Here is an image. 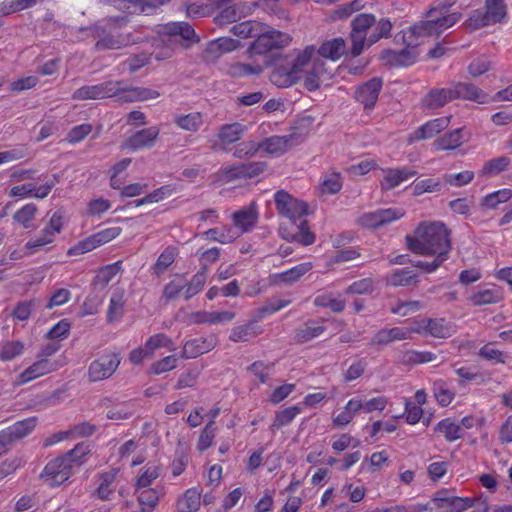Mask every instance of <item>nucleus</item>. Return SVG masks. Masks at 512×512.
I'll list each match as a JSON object with an SVG mask.
<instances>
[{"instance_id": "nucleus-1", "label": "nucleus", "mask_w": 512, "mask_h": 512, "mask_svg": "<svg viewBox=\"0 0 512 512\" xmlns=\"http://www.w3.org/2000/svg\"><path fill=\"white\" fill-rule=\"evenodd\" d=\"M405 239L407 248L415 254L448 258L451 250L450 232L440 222L422 223L413 236L407 235Z\"/></svg>"}, {"instance_id": "nucleus-2", "label": "nucleus", "mask_w": 512, "mask_h": 512, "mask_svg": "<svg viewBox=\"0 0 512 512\" xmlns=\"http://www.w3.org/2000/svg\"><path fill=\"white\" fill-rule=\"evenodd\" d=\"M392 24L388 19L382 18L376 23L373 14L360 13L351 21L350 40L352 43L349 54L358 57L366 48H369L381 38H388Z\"/></svg>"}, {"instance_id": "nucleus-3", "label": "nucleus", "mask_w": 512, "mask_h": 512, "mask_svg": "<svg viewBox=\"0 0 512 512\" xmlns=\"http://www.w3.org/2000/svg\"><path fill=\"white\" fill-rule=\"evenodd\" d=\"M315 51V47L311 45L300 51L296 56L290 54L274 55L273 63L266 61V65H273V70L269 76L271 83L279 88L296 84L301 79L304 67L312 60Z\"/></svg>"}, {"instance_id": "nucleus-4", "label": "nucleus", "mask_w": 512, "mask_h": 512, "mask_svg": "<svg viewBox=\"0 0 512 512\" xmlns=\"http://www.w3.org/2000/svg\"><path fill=\"white\" fill-rule=\"evenodd\" d=\"M232 0H226V23H231L226 35V53L236 51L246 46L247 41L254 38L261 32V23L246 20L236 22L243 13H237L235 5L231 4Z\"/></svg>"}, {"instance_id": "nucleus-5", "label": "nucleus", "mask_w": 512, "mask_h": 512, "mask_svg": "<svg viewBox=\"0 0 512 512\" xmlns=\"http://www.w3.org/2000/svg\"><path fill=\"white\" fill-rule=\"evenodd\" d=\"M107 28L108 34L97 41L96 47L98 49H120L141 40L140 36H135L127 28V19L124 17L110 19Z\"/></svg>"}, {"instance_id": "nucleus-6", "label": "nucleus", "mask_w": 512, "mask_h": 512, "mask_svg": "<svg viewBox=\"0 0 512 512\" xmlns=\"http://www.w3.org/2000/svg\"><path fill=\"white\" fill-rule=\"evenodd\" d=\"M250 42L247 52L250 55H264L288 46L292 38L289 34L273 29L261 23V32Z\"/></svg>"}, {"instance_id": "nucleus-7", "label": "nucleus", "mask_w": 512, "mask_h": 512, "mask_svg": "<svg viewBox=\"0 0 512 512\" xmlns=\"http://www.w3.org/2000/svg\"><path fill=\"white\" fill-rule=\"evenodd\" d=\"M476 498L453 496L447 489L439 490L426 505H418L417 512H464L475 505Z\"/></svg>"}, {"instance_id": "nucleus-8", "label": "nucleus", "mask_w": 512, "mask_h": 512, "mask_svg": "<svg viewBox=\"0 0 512 512\" xmlns=\"http://www.w3.org/2000/svg\"><path fill=\"white\" fill-rule=\"evenodd\" d=\"M157 34L159 35L160 41L167 45L163 51L155 52V58L157 60H163L172 56L173 46L177 42V36L188 41L196 39L194 29L186 22H170L159 25Z\"/></svg>"}, {"instance_id": "nucleus-9", "label": "nucleus", "mask_w": 512, "mask_h": 512, "mask_svg": "<svg viewBox=\"0 0 512 512\" xmlns=\"http://www.w3.org/2000/svg\"><path fill=\"white\" fill-rule=\"evenodd\" d=\"M63 225V213L61 211L54 212L39 234L26 242L25 249L29 254H35L46 246L53 244L56 236L61 233Z\"/></svg>"}, {"instance_id": "nucleus-10", "label": "nucleus", "mask_w": 512, "mask_h": 512, "mask_svg": "<svg viewBox=\"0 0 512 512\" xmlns=\"http://www.w3.org/2000/svg\"><path fill=\"white\" fill-rule=\"evenodd\" d=\"M232 228L226 234V242H231L244 233L250 232L258 222V209L256 202L242 207L232 215Z\"/></svg>"}, {"instance_id": "nucleus-11", "label": "nucleus", "mask_w": 512, "mask_h": 512, "mask_svg": "<svg viewBox=\"0 0 512 512\" xmlns=\"http://www.w3.org/2000/svg\"><path fill=\"white\" fill-rule=\"evenodd\" d=\"M306 134L292 128L291 133L282 136H271L258 142L259 151L262 150L268 155L280 156L292 147L302 143Z\"/></svg>"}, {"instance_id": "nucleus-12", "label": "nucleus", "mask_w": 512, "mask_h": 512, "mask_svg": "<svg viewBox=\"0 0 512 512\" xmlns=\"http://www.w3.org/2000/svg\"><path fill=\"white\" fill-rule=\"evenodd\" d=\"M276 209L280 215L288 218L292 224L304 218L308 213V205L304 201L293 198L284 190H279L274 195Z\"/></svg>"}, {"instance_id": "nucleus-13", "label": "nucleus", "mask_w": 512, "mask_h": 512, "mask_svg": "<svg viewBox=\"0 0 512 512\" xmlns=\"http://www.w3.org/2000/svg\"><path fill=\"white\" fill-rule=\"evenodd\" d=\"M121 82L107 81L95 85H87L74 91L72 97L75 100H99L107 97H116L120 91Z\"/></svg>"}, {"instance_id": "nucleus-14", "label": "nucleus", "mask_w": 512, "mask_h": 512, "mask_svg": "<svg viewBox=\"0 0 512 512\" xmlns=\"http://www.w3.org/2000/svg\"><path fill=\"white\" fill-rule=\"evenodd\" d=\"M72 471L67 459L62 456L49 461L41 473V477L49 486H59L69 479Z\"/></svg>"}, {"instance_id": "nucleus-15", "label": "nucleus", "mask_w": 512, "mask_h": 512, "mask_svg": "<svg viewBox=\"0 0 512 512\" xmlns=\"http://www.w3.org/2000/svg\"><path fill=\"white\" fill-rule=\"evenodd\" d=\"M120 357L116 353H108L94 360L89 367V378L101 381L109 378L118 368Z\"/></svg>"}, {"instance_id": "nucleus-16", "label": "nucleus", "mask_w": 512, "mask_h": 512, "mask_svg": "<svg viewBox=\"0 0 512 512\" xmlns=\"http://www.w3.org/2000/svg\"><path fill=\"white\" fill-rule=\"evenodd\" d=\"M160 129L157 126H151L142 129L130 136L121 145L123 150L137 151L145 148H151L158 138Z\"/></svg>"}, {"instance_id": "nucleus-17", "label": "nucleus", "mask_w": 512, "mask_h": 512, "mask_svg": "<svg viewBox=\"0 0 512 512\" xmlns=\"http://www.w3.org/2000/svg\"><path fill=\"white\" fill-rule=\"evenodd\" d=\"M325 65L326 61L321 58L313 60L312 66L307 70L304 77V87L308 91L317 90L322 83L331 79L332 72Z\"/></svg>"}, {"instance_id": "nucleus-18", "label": "nucleus", "mask_w": 512, "mask_h": 512, "mask_svg": "<svg viewBox=\"0 0 512 512\" xmlns=\"http://www.w3.org/2000/svg\"><path fill=\"white\" fill-rule=\"evenodd\" d=\"M404 216V212L399 209H380L374 212L363 214L359 222L365 228H378L385 224H388L394 220L400 219Z\"/></svg>"}, {"instance_id": "nucleus-19", "label": "nucleus", "mask_w": 512, "mask_h": 512, "mask_svg": "<svg viewBox=\"0 0 512 512\" xmlns=\"http://www.w3.org/2000/svg\"><path fill=\"white\" fill-rule=\"evenodd\" d=\"M450 123V117L444 116L426 122L418 127L413 133L409 135L408 143L426 140L433 138L443 130H445Z\"/></svg>"}, {"instance_id": "nucleus-20", "label": "nucleus", "mask_w": 512, "mask_h": 512, "mask_svg": "<svg viewBox=\"0 0 512 512\" xmlns=\"http://www.w3.org/2000/svg\"><path fill=\"white\" fill-rule=\"evenodd\" d=\"M381 88L382 80L377 77L372 78L357 87L355 99L357 102L361 103L365 109H371L378 99Z\"/></svg>"}, {"instance_id": "nucleus-21", "label": "nucleus", "mask_w": 512, "mask_h": 512, "mask_svg": "<svg viewBox=\"0 0 512 512\" xmlns=\"http://www.w3.org/2000/svg\"><path fill=\"white\" fill-rule=\"evenodd\" d=\"M59 368V365L47 358H42L30 366H28L19 376H18V384H26L31 382L39 377L45 376L49 373L56 371Z\"/></svg>"}, {"instance_id": "nucleus-22", "label": "nucleus", "mask_w": 512, "mask_h": 512, "mask_svg": "<svg viewBox=\"0 0 512 512\" xmlns=\"http://www.w3.org/2000/svg\"><path fill=\"white\" fill-rule=\"evenodd\" d=\"M453 99H462L484 104L489 101V95L475 84L470 82H457L451 86Z\"/></svg>"}, {"instance_id": "nucleus-23", "label": "nucleus", "mask_w": 512, "mask_h": 512, "mask_svg": "<svg viewBox=\"0 0 512 512\" xmlns=\"http://www.w3.org/2000/svg\"><path fill=\"white\" fill-rule=\"evenodd\" d=\"M164 0H114L117 9L129 14H150L154 8L162 5Z\"/></svg>"}, {"instance_id": "nucleus-24", "label": "nucleus", "mask_w": 512, "mask_h": 512, "mask_svg": "<svg viewBox=\"0 0 512 512\" xmlns=\"http://www.w3.org/2000/svg\"><path fill=\"white\" fill-rule=\"evenodd\" d=\"M141 512H152L159 503L160 498L165 494L164 487L135 489Z\"/></svg>"}, {"instance_id": "nucleus-25", "label": "nucleus", "mask_w": 512, "mask_h": 512, "mask_svg": "<svg viewBox=\"0 0 512 512\" xmlns=\"http://www.w3.org/2000/svg\"><path fill=\"white\" fill-rule=\"evenodd\" d=\"M159 92L145 87H129L124 88L120 85V91L118 93V101L121 102H136V101H147L156 99L159 97Z\"/></svg>"}, {"instance_id": "nucleus-26", "label": "nucleus", "mask_w": 512, "mask_h": 512, "mask_svg": "<svg viewBox=\"0 0 512 512\" xmlns=\"http://www.w3.org/2000/svg\"><path fill=\"white\" fill-rule=\"evenodd\" d=\"M416 170L406 167L403 168H390L385 171V175L381 181L382 190H391L400 185L403 181L415 176Z\"/></svg>"}, {"instance_id": "nucleus-27", "label": "nucleus", "mask_w": 512, "mask_h": 512, "mask_svg": "<svg viewBox=\"0 0 512 512\" xmlns=\"http://www.w3.org/2000/svg\"><path fill=\"white\" fill-rule=\"evenodd\" d=\"M296 231L293 233H286V229L281 228L282 237L287 241H295L304 246L311 245L315 242V235L310 231L308 222L305 218L293 224Z\"/></svg>"}, {"instance_id": "nucleus-28", "label": "nucleus", "mask_w": 512, "mask_h": 512, "mask_svg": "<svg viewBox=\"0 0 512 512\" xmlns=\"http://www.w3.org/2000/svg\"><path fill=\"white\" fill-rule=\"evenodd\" d=\"M215 346L213 337H197L187 341L183 347V356L185 358H196L209 352Z\"/></svg>"}, {"instance_id": "nucleus-29", "label": "nucleus", "mask_w": 512, "mask_h": 512, "mask_svg": "<svg viewBox=\"0 0 512 512\" xmlns=\"http://www.w3.org/2000/svg\"><path fill=\"white\" fill-rule=\"evenodd\" d=\"M161 465L156 462H149L138 470L135 477V489L150 487L161 475Z\"/></svg>"}, {"instance_id": "nucleus-30", "label": "nucleus", "mask_w": 512, "mask_h": 512, "mask_svg": "<svg viewBox=\"0 0 512 512\" xmlns=\"http://www.w3.org/2000/svg\"><path fill=\"white\" fill-rule=\"evenodd\" d=\"M453 100L451 87L431 89L423 98L422 105L426 109H438Z\"/></svg>"}, {"instance_id": "nucleus-31", "label": "nucleus", "mask_w": 512, "mask_h": 512, "mask_svg": "<svg viewBox=\"0 0 512 512\" xmlns=\"http://www.w3.org/2000/svg\"><path fill=\"white\" fill-rule=\"evenodd\" d=\"M312 269V264L310 262L301 263L293 268L272 275V282L276 285L278 284H293L297 282L303 275L309 272Z\"/></svg>"}, {"instance_id": "nucleus-32", "label": "nucleus", "mask_w": 512, "mask_h": 512, "mask_svg": "<svg viewBox=\"0 0 512 512\" xmlns=\"http://www.w3.org/2000/svg\"><path fill=\"white\" fill-rule=\"evenodd\" d=\"M267 168V163L262 161L244 163L235 168L226 170L228 178H253L262 174Z\"/></svg>"}, {"instance_id": "nucleus-33", "label": "nucleus", "mask_w": 512, "mask_h": 512, "mask_svg": "<svg viewBox=\"0 0 512 512\" xmlns=\"http://www.w3.org/2000/svg\"><path fill=\"white\" fill-rule=\"evenodd\" d=\"M503 299V293L500 288L493 287L479 290L469 296L468 302L472 306H483L499 303Z\"/></svg>"}, {"instance_id": "nucleus-34", "label": "nucleus", "mask_w": 512, "mask_h": 512, "mask_svg": "<svg viewBox=\"0 0 512 512\" xmlns=\"http://www.w3.org/2000/svg\"><path fill=\"white\" fill-rule=\"evenodd\" d=\"M346 52V42L343 38H334L324 42L318 49V54L322 58L335 61Z\"/></svg>"}, {"instance_id": "nucleus-35", "label": "nucleus", "mask_w": 512, "mask_h": 512, "mask_svg": "<svg viewBox=\"0 0 512 512\" xmlns=\"http://www.w3.org/2000/svg\"><path fill=\"white\" fill-rule=\"evenodd\" d=\"M201 505V494L196 488L187 489L176 503L178 512H196Z\"/></svg>"}, {"instance_id": "nucleus-36", "label": "nucleus", "mask_w": 512, "mask_h": 512, "mask_svg": "<svg viewBox=\"0 0 512 512\" xmlns=\"http://www.w3.org/2000/svg\"><path fill=\"white\" fill-rule=\"evenodd\" d=\"M119 470L117 468H111L108 471L102 472L98 478V487L96 495L101 500H108L114 491L113 483L118 475Z\"/></svg>"}, {"instance_id": "nucleus-37", "label": "nucleus", "mask_w": 512, "mask_h": 512, "mask_svg": "<svg viewBox=\"0 0 512 512\" xmlns=\"http://www.w3.org/2000/svg\"><path fill=\"white\" fill-rule=\"evenodd\" d=\"M428 20H421L415 23L413 26L409 28V38H419V37H431V36H439L440 31L437 27V21L434 18L430 17Z\"/></svg>"}, {"instance_id": "nucleus-38", "label": "nucleus", "mask_w": 512, "mask_h": 512, "mask_svg": "<svg viewBox=\"0 0 512 512\" xmlns=\"http://www.w3.org/2000/svg\"><path fill=\"white\" fill-rule=\"evenodd\" d=\"M203 116L199 112L178 114L174 117V123L182 130L196 132L203 125Z\"/></svg>"}, {"instance_id": "nucleus-39", "label": "nucleus", "mask_w": 512, "mask_h": 512, "mask_svg": "<svg viewBox=\"0 0 512 512\" xmlns=\"http://www.w3.org/2000/svg\"><path fill=\"white\" fill-rule=\"evenodd\" d=\"M427 324L429 335L435 338H448L455 332L454 325L444 318H428Z\"/></svg>"}, {"instance_id": "nucleus-40", "label": "nucleus", "mask_w": 512, "mask_h": 512, "mask_svg": "<svg viewBox=\"0 0 512 512\" xmlns=\"http://www.w3.org/2000/svg\"><path fill=\"white\" fill-rule=\"evenodd\" d=\"M125 305V291L122 288H117L113 291L107 311V318L109 322L119 319L123 313Z\"/></svg>"}, {"instance_id": "nucleus-41", "label": "nucleus", "mask_w": 512, "mask_h": 512, "mask_svg": "<svg viewBox=\"0 0 512 512\" xmlns=\"http://www.w3.org/2000/svg\"><path fill=\"white\" fill-rule=\"evenodd\" d=\"M145 345L152 357L161 348H165L168 352H174L176 350V346L172 340L165 334L161 333L149 337L145 342Z\"/></svg>"}, {"instance_id": "nucleus-42", "label": "nucleus", "mask_w": 512, "mask_h": 512, "mask_svg": "<svg viewBox=\"0 0 512 512\" xmlns=\"http://www.w3.org/2000/svg\"><path fill=\"white\" fill-rule=\"evenodd\" d=\"M38 208L33 203H28L22 206L13 216L15 222L19 223L25 229L34 226V219L37 214Z\"/></svg>"}, {"instance_id": "nucleus-43", "label": "nucleus", "mask_w": 512, "mask_h": 512, "mask_svg": "<svg viewBox=\"0 0 512 512\" xmlns=\"http://www.w3.org/2000/svg\"><path fill=\"white\" fill-rule=\"evenodd\" d=\"M435 430L443 433L445 439L449 442L458 440L463 436L461 425L453 422L450 418L441 420L436 425Z\"/></svg>"}, {"instance_id": "nucleus-44", "label": "nucleus", "mask_w": 512, "mask_h": 512, "mask_svg": "<svg viewBox=\"0 0 512 512\" xmlns=\"http://www.w3.org/2000/svg\"><path fill=\"white\" fill-rule=\"evenodd\" d=\"M462 144V129L450 131L434 142L436 150H453Z\"/></svg>"}, {"instance_id": "nucleus-45", "label": "nucleus", "mask_w": 512, "mask_h": 512, "mask_svg": "<svg viewBox=\"0 0 512 512\" xmlns=\"http://www.w3.org/2000/svg\"><path fill=\"white\" fill-rule=\"evenodd\" d=\"M417 282V274L406 268L398 269L387 277V285L394 287L408 286Z\"/></svg>"}, {"instance_id": "nucleus-46", "label": "nucleus", "mask_w": 512, "mask_h": 512, "mask_svg": "<svg viewBox=\"0 0 512 512\" xmlns=\"http://www.w3.org/2000/svg\"><path fill=\"white\" fill-rule=\"evenodd\" d=\"M444 181L439 178H427L414 182L413 195L420 196L424 193H439L444 187Z\"/></svg>"}, {"instance_id": "nucleus-47", "label": "nucleus", "mask_w": 512, "mask_h": 512, "mask_svg": "<svg viewBox=\"0 0 512 512\" xmlns=\"http://www.w3.org/2000/svg\"><path fill=\"white\" fill-rule=\"evenodd\" d=\"M402 41L407 44V48H404L398 52V63L399 66H408L415 62L417 58L416 46L418 45L414 39L407 37L406 34L402 35Z\"/></svg>"}, {"instance_id": "nucleus-48", "label": "nucleus", "mask_w": 512, "mask_h": 512, "mask_svg": "<svg viewBox=\"0 0 512 512\" xmlns=\"http://www.w3.org/2000/svg\"><path fill=\"white\" fill-rule=\"evenodd\" d=\"M362 409V402L360 400L351 399L348 401L343 411H341L336 417H334L333 422L338 426H345L351 422L356 412Z\"/></svg>"}, {"instance_id": "nucleus-49", "label": "nucleus", "mask_w": 512, "mask_h": 512, "mask_svg": "<svg viewBox=\"0 0 512 512\" xmlns=\"http://www.w3.org/2000/svg\"><path fill=\"white\" fill-rule=\"evenodd\" d=\"M486 12L492 24L501 23L507 14L504 0H486Z\"/></svg>"}, {"instance_id": "nucleus-50", "label": "nucleus", "mask_w": 512, "mask_h": 512, "mask_svg": "<svg viewBox=\"0 0 512 512\" xmlns=\"http://www.w3.org/2000/svg\"><path fill=\"white\" fill-rule=\"evenodd\" d=\"M258 334L259 331L257 330V326L255 325V323L249 322L247 324L233 328L229 338L234 342H246L251 340Z\"/></svg>"}, {"instance_id": "nucleus-51", "label": "nucleus", "mask_w": 512, "mask_h": 512, "mask_svg": "<svg viewBox=\"0 0 512 512\" xmlns=\"http://www.w3.org/2000/svg\"><path fill=\"white\" fill-rule=\"evenodd\" d=\"M90 453V447L87 443H80L71 451L64 455L72 470L81 466L85 462L86 456Z\"/></svg>"}, {"instance_id": "nucleus-52", "label": "nucleus", "mask_w": 512, "mask_h": 512, "mask_svg": "<svg viewBox=\"0 0 512 512\" xmlns=\"http://www.w3.org/2000/svg\"><path fill=\"white\" fill-rule=\"evenodd\" d=\"M120 268V262H115L102 267L96 274L94 284L101 288L106 287L108 283L119 273Z\"/></svg>"}, {"instance_id": "nucleus-53", "label": "nucleus", "mask_w": 512, "mask_h": 512, "mask_svg": "<svg viewBox=\"0 0 512 512\" xmlns=\"http://www.w3.org/2000/svg\"><path fill=\"white\" fill-rule=\"evenodd\" d=\"M263 67L259 64L234 63L229 66L226 73L232 77H241L248 75H260Z\"/></svg>"}, {"instance_id": "nucleus-54", "label": "nucleus", "mask_w": 512, "mask_h": 512, "mask_svg": "<svg viewBox=\"0 0 512 512\" xmlns=\"http://www.w3.org/2000/svg\"><path fill=\"white\" fill-rule=\"evenodd\" d=\"M314 305L317 307L330 308L335 313H340L345 309V300L335 298L332 294H319L314 298Z\"/></svg>"}, {"instance_id": "nucleus-55", "label": "nucleus", "mask_w": 512, "mask_h": 512, "mask_svg": "<svg viewBox=\"0 0 512 512\" xmlns=\"http://www.w3.org/2000/svg\"><path fill=\"white\" fill-rule=\"evenodd\" d=\"M511 198L512 190L506 188L501 189L486 195L481 202V206L487 209H495L499 204L505 203Z\"/></svg>"}, {"instance_id": "nucleus-56", "label": "nucleus", "mask_w": 512, "mask_h": 512, "mask_svg": "<svg viewBox=\"0 0 512 512\" xmlns=\"http://www.w3.org/2000/svg\"><path fill=\"white\" fill-rule=\"evenodd\" d=\"M94 431H95L94 425H92L88 422H84V423H81V424L75 426L73 429H71L69 431L61 432V433L55 435L56 439L49 442L48 444L60 442L64 439L68 438L70 435L77 436V437L90 436L94 433Z\"/></svg>"}, {"instance_id": "nucleus-57", "label": "nucleus", "mask_w": 512, "mask_h": 512, "mask_svg": "<svg viewBox=\"0 0 512 512\" xmlns=\"http://www.w3.org/2000/svg\"><path fill=\"white\" fill-rule=\"evenodd\" d=\"M174 192V188L170 185H164L153 192L147 194L145 197L135 201V206L139 207L145 204H152L162 201L163 199L171 196Z\"/></svg>"}, {"instance_id": "nucleus-58", "label": "nucleus", "mask_w": 512, "mask_h": 512, "mask_svg": "<svg viewBox=\"0 0 512 512\" xmlns=\"http://www.w3.org/2000/svg\"><path fill=\"white\" fill-rule=\"evenodd\" d=\"M228 151H231L232 155L235 158L243 159V158L252 157V156L256 155L257 152L259 151L258 142H255L252 140L243 141V142L238 143L236 146H234L230 149L226 148V152H228Z\"/></svg>"}, {"instance_id": "nucleus-59", "label": "nucleus", "mask_w": 512, "mask_h": 512, "mask_svg": "<svg viewBox=\"0 0 512 512\" xmlns=\"http://www.w3.org/2000/svg\"><path fill=\"white\" fill-rule=\"evenodd\" d=\"M23 352L24 344L21 341H8L5 342L0 349V359L2 361H10L22 355Z\"/></svg>"}, {"instance_id": "nucleus-60", "label": "nucleus", "mask_w": 512, "mask_h": 512, "mask_svg": "<svg viewBox=\"0 0 512 512\" xmlns=\"http://www.w3.org/2000/svg\"><path fill=\"white\" fill-rule=\"evenodd\" d=\"M301 411L298 406H290L288 408L283 409L278 412L275 416V420L271 425L272 431L281 428L282 426H286L293 421L297 414Z\"/></svg>"}, {"instance_id": "nucleus-61", "label": "nucleus", "mask_w": 512, "mask_h": 512, "mask_svg": "<svg viewBox=\"0 0 512 512\" xmlns=\"http://www.w3.org/2000/svg\"><path fill=\"white\" fill-rule=\"evenodd\" d=\"M178 358L176 355L166 356L158 361L153 362L149 367V373L160 375L173 370L177 366Z\"/></svg>"}, {"instance_id": "nucleus-62", "label": "nucleus", "mask_w": 512, "mask_h": 512, "mask_svg": "<svg viewBox=\"0 0 512 512\" xmlns=\"http://www.w3.org/2000/svg\"><path fill=\"white\" fill-rule=\"evenodd\" d=\"M206 279V272L200 271L197 274H195L189 282L186 281V287L183 292V298L187 300L196 295L197 293H199V291L204 286Z\"/></svg>"}, {"instance_id": "nucleus-63", "label": "nucleus", "mask_w": 512, "mask_h": 512, "mask_svg": "<svg viewBox=\"0 0 512 512\" xmlns=\"http://www.w3.org/2000/svg\"><path fill=\"white\" fill-rule=\"evenodd\" d=\"M36 422V418L31 417L18 421L9 428L11 429L12 435L15 437V439L19 440L27 436L34 430V428L36 427Z\"/></svg>"}, {"instance_id": "nucleus-64", "label": "nucleus", "mask_w": 512, "mask_h": 512, "mask_svg": "<svg viewBox=\"0 0 512 512\" xmlns=\"http://www.w3.org/2000/svg\"><path fill=\"white\" fill-rule=\"evenodd\" d=\"M510 162L511 161L507 156L491 159L484 164L481 170V175L498 174L506 170L510 165Z\"/></svg>"}]
</instances>
